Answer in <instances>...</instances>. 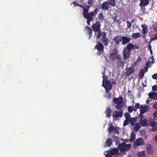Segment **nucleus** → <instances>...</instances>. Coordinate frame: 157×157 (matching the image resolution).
Returning <instances> with one entry per match:
<instances>
[{
  "label": "nucleus",
  "instance_id": "nucleus-11",
  "mask_svg": "<svg viewBox=\"0 0 157 157\" xmlns=\"http://www.w3.org/2000/svg\"><path fill=\"white\" fill-rule=\"evenodd\" d=\"M100 23L98 21L92 26L93 30L95 32H98L100 29Z\"/></svg>",
  "mask_w": 157,
  "mask_h": 157
},
{
  "label": "nucleus",
  "instance_id": "nucleus-50",
  "mask_svg": "<svg viewBox=\"0 0 157 157\" xmlns=\"http://www.w3.org/2000/svg\"><path fill=\"white\" fill-rule=\"evenodd\" d=\"M143 113H141L140 112V114L139 115V116L140 117V120H143L144 117V116L143 115Z\"/></svg>",
  "mask_w": 157,
  "mask_h": 157
},
{
  "label": "nucleus",
  "instance_id": "nucleus-49",
  "mask_svg": "<svg viewBox=\"0 0 157 157\" xmlns=\"http://www.w3.org/2000/svg\"><path fill=\"white\" fill-rule=\"evenodd\" d=\"M152 89L154 91H157V85H154L152 87Z\"/></svg>",
  "mask_w": 157,
  "mask_h": 157
},
{
  "label": "nucleus",
  "instance_id": "nucleus-45",
  "mask_svg": "<svg viewBox=\"0 0 157 157\" xmlns=\"http://www.w3.org/2000/svg\"><path fill=\"white\" fill-rule=\"evenodd\" d=\"M147 48H148V50H149L150 51V53L151 54V55L152 54V50L151 49V45H150V43H149L148 44V45L147 46Z\"/></svg>",
  "mask_w": 157,
  "mask_h": 157
},
{
  "label": "nucleus",
  "instance_id": "nucleus-10",
  "mask_svg": "<svg viewBox=\"0 0 157 157\" xmlns=\"http://www.w3.org/2000/svg\"><path fill=\"white\" fill-rule=\"evenodd\" d=\"M150 125L151 127L150 131L151 132L155 131L157 129V123L155 121H152L150 122Z\"/></svg>",
  "mask_w": 157,
  "mask_h": 157
},
{
  "label": "nucleus",
  "instance_id": "nucleus-39",
  "mask_svg": "<svg viewBox=\"0 0 157 157\" xmlns=\"http://www.w3.org/2000/svg\"><path fill=\"white\" fill-rule=\"evenodd\" d=\"M124 115L126 119L129 120V119L131 118L130 114L128 113H125L124 114Z\"/></svg>",
  "mask_w": 157,
  "mask_h": 157
},
{
  "label": "nucleus",
  "instance_id": "nucleus-35",
  "mask_svg": "<svg viewBox=\"0 0 157 157\" xmlns=\"http://www.w3.org/2000/svg\"><path fill=\"white\" fill-rule=\"evenodd\" d=\"M112 139H108L105 142V146H109L111 144Z\"/></svg>",
  "mask_w": 157,
  "mask_h": 157
},
{
  "label": "nucleus",
  "instance_id": "nucleus-48",
  "mask_svg": "<svg viewBox=\"0 0 157 157\" xmlns=\"http://www.w3.org/2000/svg\"><path fill=\"white\" fill-rule=\"evenodd\" d=\"M127 23V28H130L131 27V24L128 21H126Z\"/></svg>",
  "mask_w": 157,
  "mask_h": 157
},
{
  "label": "nucleus",
  "instance_id": "nucleus-47",
  "mask_svg": "<svg viewBox=\"0 0 157 157\" xmlns=\"http://www.w3.org/2000/svg\"><path fill=\"white\" fill-rule=\"evenodd\" d=\"M129 120H127L126 119L124 121V123H123V126H124L127 125L128 124L129 121Z\"/></svg>",
  "mask_w": 157,
  "mask_h": 157
},
{
  "label": "nucleus",
  "instance_id": "nucleus-42",
  "mask_svg": "<svg viewBox=\"0 0 157 157\" xmlns=\"http://www.w3.org/2000/svg\"><path fill=\"white\" fill-rule=\"evenodd\" d=\"M119 129L120 128L118 127H114L115 132V133H116L117 135H118L119 133Z\"/></svg>",
  "mask_w": 157,
  "mask_h": 157
},
{
  "label": "nucleus",
  "instance_id": "nucleus-52",
  "mask_svg": "<svg viewBox=\"0 0 157 157\" xmlns=\"http://www.w3.org/2000/svg\"><path fill=\"white\" fill-rule=\"evenodd\" d=\"M150 60H148V62L146 64V67H148L150 65Z\"/></svg>",
  "mask_w": 157,
  "mask_h": 157
},
{
  "label": "nucleus",
  "instance_id": "nucleus-36",
  "mask_svg": "<svg viewBox=\"0 0 157 157\" xmlns=\"http://www.w3.org/2000/svg\"><path fill=\"white\" fill-rule=\"evenodd\" d=\"M109 5L111 6H114L116 5L115 0H109Z\"/></svg>",
  "mask_w": 157,
  "mask_h": 157
},
{
  "label": "nucleus",
  "instance_id": "nucleus-44",
  "mask_svg": "<svg viewBox=\"0 0 157 157\" xmlns=\"http://www.w3.org/2000/svg\"><path fill=\"white\" fill-rule=\"evenodd\" d=\"M128 111L130 113H132L133 110V108L131 106H129L128 107Z\"/></svg>",
  "mask_w": 157,
  "mask_h": 157
},
{
  "label": "nucleus",
  "instance_id": "nucleus-8",
  "mask_svg": "<svg viewBox=\"0 0 157 157\" xmlns=\"http://www.w3.org/2000/svg\"><path fill=\"white\" fill-rule=\"evenodd\" d=\"M130 54V51L125 48L123 50V55L124 59V60H127L129 58Z\"/></svg>",
  "mask_w": 157,
  "mask_h": 157
},
{
  "label": "nucleus",
  "instance_id": "nucleus-41",
  "mask_svg": "<svg viewBox=\"0 0 157 157\" xmlns=\"http://www.w3.org/2000/svg\"><path fill=\"white\" fill-rule=\"evenodd\" d=\"M140 106V105L139 103L136 104L134 106V108H133V110L134 111H136L137 109L139 108Z\"/></svg>",
  "mask_w": 157,
  "mask_h": 157
},
{
  "label": "nucleus",
  "instance_id": "nucleus-26",
  "mask_svg": "<svg viewBox=\"0 0 157 157\" xmlns=\"http://www.w3.org/2000/svg\"><path fill=\"white\" fill-rule=\"evenodd\" d=\"M138 157H146L144 151H138L136 153Z\"/></svg>",
  "mask_w": 157,
  "mask_h": 157
},
{
  "label": "nucleus",
  "instance_id": "nucleus-37",
  "mask_svg": "<svg viewBox=\"0 0 157 157\" xmlns=\"http://www.w3.org/2000/svg\"><path fill=\"white\" fill-rule=\"evenodd\" d=\"M102 42H103L105 45H107L108 44V40L107 38L105 37H104L102 39Z\"/></svg>",
  "mask_w": 157,
  "mask_h": 157
},
{
  "label": "nucleus",
  "instance_id": "nucleus-60",
  "mask_svg": "<svg viewBox=\"0 0 157 157\" xmlns=\"http://www.w3.org/2000/svg\"><path fill=\"white\" fill-rule=\"evenodd\" d=\"M93 2V1L92 0H89L88 1L87 3L89 4H91Z\"/></svg>",
  "mask_w": 157,
  "mask_h": 157
},
{
  "label": "nucleus",
  "instance_id": "nucleus-9",
  "mask_svg": "<svg viewBox=\"0 0 157 157\" xmlns=\"http://www.w3.org/2000/svg\"><path fill=\"white\" fill-rule=\"evenodd\" d=\"M125 48L130 51L132 49H138L139 48V46L137 44L129 43L127 45V47Z\"/></svg>",
  "mask_w": 157,
  "mask_h": 157
},
{
  "label": "nucleus",
  "instance_id": "nucleus-29",
  "mask_svg": "<svg viewBox=\"0 0 157 157\" xmlns=\"http://www.w3.org/2000/svg\"><path fill=\"white\" fill-rule=\"evenodd\" d=\"M128 136L127 130L124 128L123 130V137L125 139H127L128 138Z\"/></svg>",
  "mask_w": 157,
  "mask_h": 157
},
{
  "label": "nucleus",
  "instance_id": "nucleus-5",
  "mask_svg": "<svg viewBox=\"0 0 157 157\" xmlns=\"http://www.w3.org/2000/svg\"><path fill=\"white\" fill-rule=\"evenodd\" d=\"M98 9L96 8L94 11L87 13L84 17L85 19H90V20H93V17H94L98 13Z\"/></svg>",
  "mask_w": 157,
  "mask_h": 157
},
{
  "label": "nucleus",
  "instance_id": "nucleus-17",
  "mask_svg": "<svg viewBox=\"0 0 157 157\" xmlns=\"http://www.w3.org/2000/svg\"><path fill=\"white\" fill-rule=\"evenodd\" d=\"M113 40L116 44H119V43L122 42V36H115L113 39Z\"/></svg>",
  "mask_w": 157,
  "mask_h": 157
},
{
  "label": "nucleus",
  "instance_id": "nucleus-24",
  "mask_svg": "<svg viewBox=\"0 0 157 157\" xmlns=\"http://www.w3.org/2000/svg\"><path fill=\"white\" fill-rule=\"evenodd\" d=\"M141 27L142 28V31L143 34L147 33L148 32L147 30V26L146 25L144 24L141 25Z\"/></svg>",
  "mask_w": 157,
  "mask_h": 157
},
{
  "label": "nucleus",
  "instance_id": "nucleus-58",
  "mask_svg": "<svg viewBox=\"0 0 157 157\" xmlns=\"http://www.w3.org/2000/svg\"><path fill=\"white\" fill-rule=\"evenodd\" d=\"M106 93L108 95L107 97L109 98H110L111 97V94L110 93H108V92Z\"/></svg>",
  "mask_w": 157,
  "mask_h": 157
},
{
  "label": "nucleus",
  "instance_id": "nucleus-16",
  "mask_svg": "<svg viewBox=\"0 0 157 157\" xmlns=\"http://www.w3.org/2000/svg\"><path fill=\"white\" fill-rule=\"evenodd\" d=\"M126 70V74L127 75H129L134 71V68L132 66V67H127Z\"/></svg>",
  "mask_w": 157,
  "mask_h": 157
},
{
  "label": "nucleus",
  "instance_id": "nucleus-25",
  "mask_svg": "<svg viewBox=\"0 0 157 157\" xmlns=\"http://www.w3.org/2000/svg\"><path fill=\"white\" fill-rule=\"evenodd\" d=\"M146 148L148 152L150 154H151L153 152V150L151 146L149 144L147 145V146Z\"/></svg>",
  "mask_w": 157,
  "mask_h": 157
},
{
  "label": "nucleus",
  "instance_id": "nucleus-40",
  "mask_svg": "<svg viewBox=\"0 0 157 157\" xmlns=\"http://www.w3.org/2000/svg\"><path fill=\"white\" fill-rule=\"evenodd\" d=\"M144 72L143 70H141L139 74V77L141 78H142L144 75Z\"/></svg>",
  "mask_w": 157,
  "mask_h": 157
},
{
  "label": "nucleus",
  "instance_id": "nucleus-62",
  "mask_svg": "<svg viewBox=\"0 0 157 157\" xmlns=\"http://www.w3.org/2000/svg\"><path fill=\"white\" fill-rule=\"evenodd\" d=\"M148 68V67H146L144 68V73L147 72V71Z\"/></svg>",
  "mask_w": 157,
  "mask_h": 157
},
{
  "label": "nucleus",
  "instance_id": "nucleus-34",
  "mask_svg": "<svg viewBox=\"0 0 157 157\" xmlns=\"http://www.w3.org/2000/svg\"><path fill=\"white\" fill-rule=\"evenodd\" d=\"M140 125L139 123L136 124L134 127V130L136 132H137L139 131V129L140 128Z\"/></svg>",
  "mask_w": 157,
  "mask_h": 157
},
{
  "label": "nucleus",
  "instance_id": "nucleus-19",
  "mask_svg": "<svg viewBox=\"0 0 157 157\" xmlns=\"http://www.w3.org/2000/svg\"><path fill=\"white\" fill-rule=\"evenodd\" d=\"M117 62L118 64L119 65H123L124 63V61L121 59V56L120 55L117 56Z\"/></svg>",
  "mask_w": 157,
  "mask_h": 157
},
{
  "label": "nucleus",
  "instance_id": "nucleus-46",
  "mask_svg": "<svg viewBox=\"0 0 157 157\" xmlns=\"http://www.w3.org/2000/svg\"><path fill=\"white\" fill-rule=\"evenodd\" d=\"M111 112V110L110 108H107L106 109V113L107 114L110 113Z\"/></svg>",
  "mask_w": 157,
  "mask_h": 157
},
{
  "label": "nucleus",
  "instance_id": "nucleus-6",
  "mask_svg": "<svg viewBox=\"0 0 157 157\" xmlns=\"http://www.w3.org/2000/svg\"><path fill=\"white\" fill-rule=\"evenodd\" d=\"M145 142L142 138H139L137 139L134 143L133 146L136 148L137 147L144 145Z\"/></svg>",
  "mask_w": 157,
  "mask_h": 157
},
{
  "label": "nucleus",
  "instance_id": "nucleus-57",
  "mask_svg": "<svg viewBox=\"0 0 157 157\" xmlns=\"http://www.w3.org/2000/svg\"><path fill=\"white\" fill-rule=\"evenodd\" d=\"M73 4L74 5V6H78L79 5V4L77 3V2H74L73 3H71V4Z\"/></svg>",
  "mask_w": 157,
  "mask_h": 157
},
{
  "label": "nucleus",
  "instance_id": "nucleus-54",
  "mask_svg": "<svg viewBox=\"0 0 157 157\" xmlns=\"http://www.w3.org/2000/svg\"><path fill=\"white\" fill-rule=\"evenodd\" d=\"M86 19L87 20V24L88 25H90V21H93V20H90V19Z\"/></svg>",
  "mask_w": 157,
  "mask_h": 157
},
{
  "label": "nucleus",
  "instance_id": "nucleus-1",
  "mask_svg": "<svg viewBox=\"0 0 157 157\" xmlns=\"http://www.w3.org/2000/svg\"><path fill=\"white\" fill-rule=\"evenodd\" d=\"M105 72H102L103 78L102 86L105 88L106 92H108L112 89V85L110 81L108 80V77L105 75Z\"/></svg>",
  "mask_w": 157,
  "mask_h": 157
},
{
  "label": "nucleus",
  "instance_id": "nucleus-55",
  "mask_svg": "<svg viewBox=\"0 0 157 157\" xmlns=\"http://www.w3.org/2000/svg\"><path fill=\"white\" fill-rule=\"evenodd\" d=\"M153 107L156 109H157V102L155 103L153 105Z\"/></svg>",
  "mask_w": 157,
  "mask_h": 157
},
{
  "label": "nucleus",
  "instance_id": "nucleus-38",
  "mask_svg": "<svg viewBox=\"0 0 157 157\" xmlns=\"http://www.w3.org/2000/svg\"><path fill=\"white\" fill-rule=\"evenodd\" d=\"M140 134L142 136L144 137V138H147V136L145 134V132L144 130H142L140 131Z\"/></svg>",
  "mask_w": 157,
  "mask_h": 157
},
{
  "label": "nucleus",
  "instance_id": "nucleus-32",
  "mask_svg": "<svg viewBox=\"0 0 157 157\" xmlns=\"http://www.w3.org/2000/svg\"><path fill=\"white\" fill-rule=\"evenodd\" d=\"M85 29L87 32L89 33L90 36V38L92 33V30L91 29L89 26H86Z\"/></svg>",
  "mask_w": 157,
  "mask_h": 157
},
{
  "label": "nucleus",
  "instance_id": "nucleus-64",
  "mask_svg": "<svg viewBox=\"0 0 157 157\" xmlns=\"http://www.w3.org/2000/svg\"><path fill=\"white\" fill-rule=\"evenodd\" d=\"M106 116L109 117L110 116V113L107 114L106 115Z\"/></svg>",
  "mask_w": 157,
  "mask_h": 157
},
{
  "label": "nucleus",
  "instance_id": "nucleus-4",
  "mask_svg": "<svg viewBox=\"0 0 157 157\" xmlns=\"http://www.w3.org/2000/svg\"><path fill=\"white\" fill-rule=\"evenodd\" d=\"M118 150L117 148H114L111 150L105 151L104 152V155L106 157H110L113 155L117 154Z\"/></svg>",
  "mask_w": 157,
  "mask_h": 157
},
{
  "label": "nucleus",
  "instance_id": "nucleus-30",
  "mask_svg": "<svg viewBox=\"0 0 157 157\" xmlns=\"http://www.w3.org/2000/svg\"><path fill=\"white\" fill-rule=\"evenodd\" d=\"M141 36L140 33H133L132 35V37L134 39H136L139 38Z\"/></svg>",
  "mask_w": 157,
  "mask_h": 157
},
{
  "label": "nucleus",
  "instance_id": "nucleus-18",
  "mask_svg": "<svg viewBox=\"0 0 157 157\" xmlns=\"http://www.w3.org/2000/svg\"><path fill=\"white\" fill-rule=\"evenodd\" d=\"M148 95L149 98L153 100H157V92H151L149 93Z\"/></svg>",
  "mask_w": 157,
  "mask_h": 157
},
{
  "label": "nucleus",
  "instance_id": "nucleus-31",
  "mask_svg": "<svg viewBox=\"0 0 157 157\" xmlns=\"http://www.w3.org/2000/svg\"><path fill=\"white\" fill-rule=\"evenodd\" d=\"M135 134L133 132H132L130 136L129 141L131 142H132L135 140Z\"/></svg>",
  "mask_w": 157,
  "mask_h": 157
},
{
  "label": "nucleus",
  "instance_id": "nucleus-63",
  "mask_svg": "<svg viewBox=\"0 0 157 157\" xmlns=\"http://www.w3.org/2000/svg\"><path fill=\"white\" fill-rule=\"evenodd\" d=\"M150 102V101L148 99V100H147L146 101V103L147 104H149Z\"/></svg>",
  "mask_w": 157,
  "mask_h": 157
},
{
  "label": "nucleus",
  "instance_id": "nucleus-13",
  "mask_svg": "<svg viewBox=\"0 0 157 157\" xmlns=\"http://www.w3.org/2000/svg\"><path fill=\"white\" fill-rule=\"evenodd\" d=\"M118 53V51L116 49L113 50V52L111 53L109 56L110 59L112 60H114L116 58Z\"/></svg>",
  "mask_w": 157,
  "mask_h": 157
},
{
  "label": "nucleus",
  "instance_id": "nucleus-43",
  "mask_svg": "<svg viewBox=\"0 0 157 157\" xmlns=\"http://www.w3.org/2000/svg\"><path fill=\"white\" fill-rule=\"evenodd\" d=\"M153 117L155 120H157V111L154 112L153 114Z\"/></svg>",
  "mask_w": 157,
  "mask_h": 157
},
{
  "label": "nucleus",
  "instance_id": "nucleus-23",
  "mask_svg": "<svg viewBox=\"0 0 157 157\" xmlns=\"http://www.w3.org/2000/svg\"><path fill=\"white\" fill-rule=\"evenodd\" d=\"M148 3V0H140V2L139 5L140 6H142L147 5Z\"/></svg>",
  "mask_w": 157,
  "mask_h": 157
},
{
  "label": "nucleus",
  "instance_id": "nucleus-33",
  "mask_svg": "<svg viewBox=\"0 0 157 157\" xmlns=\"http://www.w3.org/2000/svg\"><path fill=\"white\" fill-rule=\"evenodd\" d=\"M114 130V127L112 125H110L108 129V132L109 133L111 134Z\"/></svg>",
  "mask_w": 157,
  "mask_h": 157
},
{
  "label": "nucleus",
  "instance_id": "nucleus-27",
  "mask_svg": "<svg viewBox=\"0 0 157 157\" xmlns=\"http://www.w3.org/2000/svg\"><path fill=\"white\" fill-rule=\"evenodd\" d=\"M136 121V118L135 117L131 118L129 120V121L130 122V124L132 126H133L135 123Z\"/></svg>",
  "mask_w": 157,
  "mask_h": 157
},
{
  "label": "nucleus",
  "instance_id": "nucleus-56",
  "mask_svg": "<svg viewBox=\"0 0 157 157\" xmlns=\"http://www.w3.org/2000/svg\"><path fill=\"white\" fill-rule=\"evenodd\" d=\"M146 80H145L144 82H142V84L144 86H146Z\"/></svg>",
  "mask_w": 157,
  "mask_h": 157
},
{
  "label": "nucleus",
  "instance_id": "nucleus-20",
  "mask_svg": "<svg viewBox=\"0 0 157 157\" xmlns=\"http://www.w3.org/2000/svg\"><path fill=\"white\" fill-rule=\"evenodd\" d=\"M90 7V6L89 5H86L84 6V7H83V13L84 17L88 13Z\"/></svg>",
  "mask_w": 157,
  "mask_h": 157
},
{
  "label": "nucleus",
  "instance_id": "nucleus-28",
  "mask_svg": "<svg viewBox=\"0 0 157 157\" xmlns=\"http://www.w3.org/2000/svg\"><path fill=\"white\" fill-rule=\"evenodd\" d=\"M98 17L101 22H102L103 21L104 19V17L103 14L102 13H99L98 16Z\"/></svg>",
  "mask_w": 157,
  "mask_h": 157
},
{
  "label": "nucleus",
  "instance_id": "nucleus-59",
  "mask_svg": "<svg viewBox=\"0 0 157 157\" xmlns=\"http://www.w3.org/2000/svg\"><path fill=\"white\" fill-rule=\"evenodd\" d=\"M138 63H139L136 61L132 65V66L133 67V66H137L138 64Z\"/></svg>",
  "mask_w": 157,
  "mask_h": 157
},
{
  "label": "nucleus",
  "instance_id": "nucleus-22",
  "mask_svg": "<svg viewBox=\"0 0 157 157\" xmlns=\"http://www.w3.org/2000/svg\"><path fill=\"white\" fill-rule=\"evenodd\" d=\"M95 48L99 51H102L103 50V46L100 42L98 43L95 46Z\"/></svg>",
  "mask_w": 157,
  "mask_h": 157
},
{
  "label": "nucleus",
  "instance_id": "nucleus-61",
  "mask_svg": "<svg viewBox=\"0 0 157 157\" xmlns=\"http://www.w3.org/2000/svg\"><path fill=\"white\" fill-rule=\"evenodd\" d=\"M141 59L140 57H139L136 60V61L137 62H138L139 63L140 62V61H141Z\"/></svg>",
  "mask_w": 157,
  "mask_h": 157
},
{
  "label": "nucleus",
  "instance_id": "nucleus-7",
  "mask_svg": "<svg viewBox=\"0 0 157 157\" xmlns=\"http://www.w3.org/2000/svg\"><path fill=\"white\" fill-rule=\"evenodd\" d=\"M123 115V111L122 110L119 111H115L113 113V117L114 120H118L119 118L121 117Z\"/></svg>",
  "mask_w": 157,
  "mask_h": 157
},
{
  "label": "nucleus",
  "instance_id": "nucleus-3",
  "mask_svg": "<svg viewBox=\"0 0 157 157\" xmlns=\"http://www.w3.org/2000/svg\"><path fill=\"white\" fill-rule=\"evenodd\" d=\"M131 145L130 144L121 143L118 145V147L122 153L124 154L125 152L128 150L131 147Z\"/></svg>",
  "mask_w": 157,
  "mask_h": 157
},
{
  "label": "nucleus",
  "instance_id": "nucleus-14",
  "mask_svg": "<svg viewBox=\"0 0 157 157\" xmlns=\"http://www.w3.org/2000/svg\"><path fill=\"white\" fill-rule=\"evenodd\" d=\"M122 45H125L128 43L131 40V38L126 36H122Z\"/></svg>",
  "mask_w": 157,
  "mask_h": 157
},
{
  "label": "nucleus",
  "instance_id": "nucleus-21",
  "mask_svg": "<svg viewBox=\"0 0 157 157\" xmlns=\"http://www.w3.org/2000/svg\"><path fill=\"white\" fill-rule=\"evenodd\" d=\"M147 121V119L146 118H145L143 120H140V123L142 126H147L148 125Z\"/></svg>",
  "mask_w": 157,
  "mask_h": 157
},
{
  "label": "nucleus",
  "instance_id": "nucleus-15",
  "mask_svg": "<svg viewBox=\"0 0 157 157\" xmlns=\"http://www.w3.org/2000/svg\"><path fill=\"white\" fill-rule=\"evenodd\" d=\"M110 7L108 2H105L102 3L101 5V8L103 10H108Z\"/></svg>",
  "mask_w": 157,
  "mask_h": 157
},
{
  "label": "nucleus",
  "instance_id": "nucleus-51",
  "mask_svg": "<svg viewBox=\"0 0 157 157\" xmlns=\"http://www.w3.org/2000/svg\"><path fill=\"white\" fill-rule=\"evenodd\" d=\"M122 141L123 142V143H126L128 142V141H129L128 140H127V139H122Z\"/></svg>",
  "mask_w": 157,
  "mask_h": 157
},
{
  "label": "nucleus",
  "instance_id": "nucleus-2",
  "mask_svg": "<svg viewBox=\"0 0 157 157\" xmlns=\"http://www.w3.org/2000/svg\"><path fill=\"white\" fill-rule=\"evenodd\" d=\"M113 105L116 108L119 109L124 106L123 99L121 97L118 98H114L113 99Z\"/></svg>",
  "mask_w": 157,
  "mask_h": 157
},
{
  "label": "nucleus",
  "instance_id": "nucleus-53",
  "mask_svg": "<svg viewBox=\"0 0 157 157\" xmlns=\"http://www.w3.org/2000/svg\"><path fill=\"white\" fill-rule=\"evenodd\" d=\"M152 77L153 79H156L157 78V74H154L152 76Z\"/></svg>",
  "mask_w": 157,
  "mask_h": 157
},
{
  "label": "nucleus",
  "instance_id": "nucleus-12",
  "mask_svg": "<svg viewBox=\"0 0 157 157\" xmlns=\"http://www.w3.org/2000/svg\"><path fill=\"white\" fill-rule=\"evenodd\" d=\"M140 110L141 113H144L148 110L149 108L146 105H141L140 106Z\"/></svg>",
  "mask_w": 157,
  "mask_h": 157
}]
</instances>
